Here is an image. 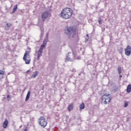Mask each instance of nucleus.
I'll list each match as a JSON object with an SVG mask.
<instances>
[{"instance_id":"obj_5","label":"nucleus","mask_w":131,"mask_h":131,"mask_svg":"<svg viewBox=\"0 0 131 131\" xmlns=\"http://www.w3.org/2000/svg\"><path fill=\"white\" fill-rule=\"evenodd\" d=\"M39 121L38 122L39 124L45 128V126H47V125L48 124V122L47 121H46V119L43 117H40L39 119Z\"/></svg>"},{"instance_id":"obj_3","label":"nucleus","mask_w":131,"mask_h":131,"mask_svg":"<svg viewBox=\"0 0 131 131\" xmlns=\"http://www.w3.org/2000/svg\"><path fill=\"white\" fill-rule=\"evenodd\" d=\"M109 94H104L102 96V103L103 104H109L111 101V97H108Z\"/></svg>"},{"instance_id":"obj_24","label":"nucleus","mask_w":131,"mask_h":131,"mask_svg":"<svg viewBox=\"0 0 131 131\" xmlns=\"http://www.w3.org/2000/svg\"><path fill=\"white\" fill-rule=\"evenodd\" d=\"M7 27H11L12 26V24H7Z\"/></svg>"},{"instance_id":"obj_16","label":"nucleus","mask_w":131,"mask_h":131,"mask_svg":"<svg viewBox=\"0 0 131 131\" xmlns=\"http://www.w3.org/2000/svg\"><path fill=\"white\" fill-rule=\"evenodd\" d=\"M131 91V85L129 84L127 87V92H129Z\"/></svg>"},{"instance_id":"obj_23","label":"nucleus","mask_w":131,"mask_h":131,"mask_svg":"<svg viewBox=\"0 0 131 131\" xmlns=\"http://www.w3.org/2000/svg\"><path fill=\"white\" fill-rule=\"evenodd\" d=\"M47 43H48V40L45 39L43 42L42 45H44V46H46Z\"/></svg>"},{"instance_id":"obj_25","label":"nucleus","mask_w":131,"mask_h":131,"mask_svg":"<svg viewBox=\"0 0 131 131\" xmlns=\"http://www.w3.org/2000/svg\"><path fill=\"white\" fill-rule=\"evenodd\" d=\"M73 55L74 56V59H76V58H75V53H74V52L73 51Z\"/></svg>"},{"instance_id":"obj_9","label":"nucleus","mask_w":131,"mask_h":131,"mask_svg":"<svg viewBox=\"0 0 131 131\" xmlns=\"http://www.w3.org/2000/svg\"><path fill=\"white\" fill-rule=\"evenodd\" d=\"M42 54V50H39L38 53H37V60H39V58L41 57V55Z\"/></svg>"},{"instance_id":"obj_2","label":"nucleus","mask_w":131,"mask_h":131,"mask_svg":"<svg viewBox=\"0 0 131 131\" xmlns=\"http://www.w3.org/2000/svg\"><path fill=\"white\" fill-rule=\"evenodd\" d=\"M64 33L70 37H73L74 35L76 34L75 30H74L72 27H68L66 28Z\"/></svg>"},{"instance_id":"obj_10","label":"nucleus","mask_w":131,"mask_h":131,"mask_svg":"<svg viewBox=\"0 0 131 131\" xmlns=\"http://www.w3.org/2000/svg\"><path fill=\"white\" fill-rule=\"evenodd\" d=\"M73 108H74L73 104H70L68 107V110L70 112V111H72L73 110Z\"/></svg>"},{"instance_id":"obj_8","label":"nucleus","mask_w":131,"mask_h":131,"mask_svg":"<svg viewBox=\"0 0 131 131\" xmlns=\"http://www.w3.org/2000/svg\"><path fill=\"white\" fill-rule=\"evenodd\" d=\"M8 124H9V121L7 120V119H6L5 121L3 123V127L4 128H7V126H8Z\"/></svg>"},{"instance_id":"obj_13","label":"nucleus","mask_w":131,"mask_h":131,"mask_svg":"<svg viewBox=\"0 0 131 131\" xmlns=\"http://www.w3.org/2000/svg\"><path fill=\"white\" fill-rule=\"evenodd\" d=\"M80 107V111H81L84 109V103L82 102L79 106Z\"/></svg>"},{"instance_id":"obj_14","label":"nucleus","mask_w":131,"mask_h":131,"mask_svg":"<svg viewBox=\"0 0 131 131\" xmlns=\"http://www.w3.org/2000/svg\"><path fill=\"white\" fill-rule=\"evenodd\" d=\"M37 75H38V72L36 71V72H34V73H33L32 76H33V77L34 78H35V77H36V76H37Z\"/></svg>"},{"instance_id":"obj_1","label":"nucleus","mask_w":131,"mask_h":131,"mask_svg":"<svg viewBox=\"0 0 131 131\" xmlns=\"http://www.w3.org/2000/svg\"><path fill=\"white\" fill-rule=\"evenodd\" d=\"M72 9L69 8H66L62 10L60 14V16L62 18V19H70L71 16H72L73 13Z\"/></svg>"},{"instance_id":"obj_4","label":"nucleus","mask_w":131,"mask_h":131,"mask_svg":"<svg viewBox=\"0 0 131 131\" xmlns=\"http://www.w3.org/2000/svg\"><path fill=\"white\" fill-rule=\"evenodd\" d=\"M23 60L25 61L26 64H30V61H31V59L30 58V56L29 55V51H27L25 52Z\"/></svg>"},{"instance_id":"obj_19","label":"nucleus","mask_w":131,"mask_h":131,"mask_svg":"<svg viewBox=\"0 0 131 131\" xmlns=\"http://www.w3.org/2000/svg\"><path fill=\"white\" fill-rule=\"evenodd\" d=\"M98 23H99V25H101V24H102V21H103V20L102 19V18H101L100 17H99L98 18Z\"/></svg>"},{"instance_id":"obj_11","label":"nucleus","mask_w":131,"mask_h":131,"mask_svg":"<svg viewBox=\"0 0 131 131\" xmlns=\"http://www.w3.org/2000/svg\"><path fill=\"white\" fill-rule=\"evenodd\" d=\"M30 94H31L30 91H28L25 99L26 102H27V101L29 100V98L30 97Z\"/></svg>"},{"instance_id":"obj_27","label":"nucleus","mask_w":131,"mask_h":131,"mask_svg":"<svg viewBox=\"0 0 131 131\" xmlns=\"http://www.w3.org/2000/svg\"><path fill=\"white\" fill-rule=\"evenodd\" d=\"M7 99H9V98H10V95H7Z\"/></svg>"},{"instance_id":"obj_29","label":"nucleus","mask_w":131,"mask_h":131,"mask_svg":"<svg viewBox=\"0 0 131 131\" xmlns=\"http://www.w3.org/2000/svg\"><path fill=\"white\" fill-rule=\"evenodd\" d=\"M48 35H49V33H47L46 35V36L48 37Z\"/></svg>"},{"instance_id":"obj_12","label":"nucleus","mask_w":131,"mask_h":131,"mask_svg":"<svg viewBox=\"0 0 131 131\" xmlns=\"http://www.w3.org/2000/svg\"><path fill=\"white\" fill-rule=\"evenodd\" d=\"M4 75H5V71L0 70V80L4 78Z\"/></svg>"},{"instance_id":"obj_32","label":"nucleus","mask_w":131,"mask_h":131,"mask_svg":"<svg viewBox=\"0 0 131 131\" xmlns=\"http://www.w3.org/2000/svg\"><path fill=\"white\" fill-rule=\"evenodd\" d=\"M10 74V73H8V75Z\"/></svg>"},{"instance_id":"obj_28","label":"nucleus","mask_w":131,"mask_h":131,"mask_svg":"<svg viewBox=\"0 0 131 131\" xmlns=\"http://www.w3.org/2000/svg\"><path fill=\"white\" fill-rule=\"evenodd\" d=\"M119 77H120V78H121V77H122V75H119Z\"/></svg>"},{"instance_id":"obj_26","label":"nucleus","mask_w":131,"mask_h":131,"mask_svg":"<svg viewBox=\"0 0 131 131\" xmlns=\"http://www.w3.org/2000/svg\"><path fill=\"white\" fill-rule=\"evenodd\" d=\"M86 36H87V38H86V40H88V39H89V34H86Z\"/></svg>"},{"instance_id":"obj_18","label":"nucleus","mask_w":131,"mask_h":131,"mask_svg":"<svg viewBox=\"0 0 131 131\" xmlns=\"http://www.w3.org/2000/svg\"><path fill=\"white\" fill-rule=\"evenodd\" d=\"M118 52H119V53H120V54H122V53H123V48L121 47L119 49Z\"/></svg>"},{"instance_id":"obj_31","label":"nucleus","mask_w":131,"mask_h":131,"mask_svg":"<svg viewBox=\"0 0 131 131\" xmlns=\"http://www.w3.org/2000/svg\"><path fill=\"white\" fill-rule=\"evenodd\" d=\"M8 78V76H6V78Z\"/></svg>"},{"instance_id":"obj_21","label":"nucleus","mask_w":131,"mask_h":131,"mask_svg":"<svg viewBox=\"0 0 131 131\" xmlns=\"http://www.w3.org/2000/svg\"><path fill=\"white\" fill-rule=\"evenodd\" d=\"M45 47H46V45H44L43 44H42L40 46V49L41 51H43V48H45Z\"/></svg>"},{"instance_id":"obj_6","label":"nucleus","mask_w":131,"mask_h":131,"mask_svg":"<svg viewBox=\"0 0 131 131\" xmlns=\"http://www.w3.org/2000/svg\"><path fill=\"white\" fill-rule=\"evenodd\" d=\"M125 55L129 56L131 55V47L129 45L127 46L126 48L124 49Z\"/></svg>"},{"instance_id":"obj_7","label":"nucleus","mask_w":131,"mask_h":131,"mask_svg":"<svg viewBox=\"0 0 131 131\" xmlns=\"http://www.w3.org/2000/svg\"><path fill=\"white\" fill-rule=\"evenodd\" d=\"M50 16V12L49 11H46L44 13H42L41 18L43 22L46 21V19Z\"/></svg>"},{"instance_id":"obj_30","label":"nucleus","mask_w":131,"mask_h":131,"mask_svg":"<svg viewBox=\"0 0 131 131\" xmlns=\"http://www.w3.org/2000/svg\"><path fill=\"white\" fill-rule=\"evenodd\" d=\"M27 72H29V70H28V71H27Z\"/></svg>"},{"instance_id":"obj_22","label":"nucleus","mask_w":131,"mask_h":131,"mask_svg":"<svg viewBox=\"0 0 131 131\" xmlns=\"http://www.w3.org/2000/svg\"><path fill=\"white\" fill-rule=\"evenodd\" d=\"M66 59L67 60V61H72V58H71V57L67 56Z\"/></svg>"},{"instance_id":"obj_15","label":"nucleus","mask_w":131,"mask_h":131,"mask_svg":"<svg viewBox=\"0 0 131 131\" xmlns=\"http://www.w3.org/2000/svg\"><path fill=\"white\" fill-rule=\"evenodd\" d=\"M17 9H18V5H16L14 6V8L12 10V13H15L16 11H17Z\"/></svg>"},{"instance_id":"obj_20","label":"nucleus","mask_w":131,"mask_h":131,"mask_svg":"<svg viewBox=\"0 0 131 131\" xmlns=\"http://www.w3.org/2000/svg\"><path fill=\"white\" fill-rule=\"evenodd\" d=\"M118 72L119 74H120L121 73V67H118Z\"/></svg>"},{"instance_id":"obj_17","label":"nucleus","mask_w":131,"mask_h":131,"mask_svg":"<svg viewBox=\"0 0 131 131\" xmlns=\"http://www.w3.org/2000/svg\"><path fill=\"white\" fill-rule=\"evenodd\" d=\"M127 106H128V102H127V101H125L124 104V108H126Z\"/></svg>"}]
</instances>
